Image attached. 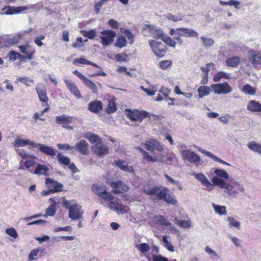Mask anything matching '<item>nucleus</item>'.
<instances>
[{
  "instance_id": "864d4df0",
  "label": "nucleus",
  "mask_w": 261,
  "mask_h": 261,
  "mask_svg": "<svg viewBox=\"0 0 261 261\" xmlns=\"http://www.w3.org/2000/svg\"><path fill=\"white\" fill-rule=\"evenodd\" d=\"M177 224L180 227L184 228H190L191 225V223L190 221L187 220H180L176 219Z\"/></svg>"
},
{
  "instance_id": "c85d7f7f",
  "label": "nucleus",
  "mask_w": 261,
  "mask_h": 261,
  "mask_svg": "<svg viewBox=\"0 0 261 261\" xmlns=\"http://www.w3.org/2000/svg\"><path fill=\"white\" fill-rule=\"evenodd\" d=\"M40 151L46 155H49L51 157H54L56 155V152L53 147L47 146L43 144H42V146H41Z\"/></svg>"
},
{
  "instance_id": "aec40b11",
  "label": "nucleus",
  "mask_w": 261,
  "mask_h": 261,
  "mask_svg": "<svg viewBox=\"0 0 261 261\" xmlns=\"http://www.w3.org/2000/svg\"><path fill=\"white\" fill-rule=\"evenodd\" d=\"M64 81L71 93L79 99L82 97L79 90L74 83L70 82L69 80L66 79L64 80Z\"/></svg>"
},
{
  "instance_id": "e433bc0d",
  "label": "nucleus",
  "mask_w": 261,
  "mask_h": 261,
  "mask_svg": "<svg viewBox=\"0 0 261 261\" xmlns=\"http://www.w3.org/2000/svg\"><path fill=\"white\" fill-rule=\"evenodd\" d=\"M242 91L246 94L252 95L255 94L256 88L247 84L243 86Z\"/></svg>"
},
{
  "instance_id": "5701e85b",
  "label": "nucleus",
  "mask_w": 261,
  "mask_h": 261,
  "mask_svg": "<svg viewBox=\"0 0 261 261\" xmlns=\"http://www.w3.org/2000/svg\"><path fill=\"white\" fill-rule=\"evenodd\" d=\"M199 151H200L202 153L205 154L206 156H207V157H209L211 159H213V160H214L216 162H219L220 163H221L223 165H227V166H230V164H229V163L226 162L225 161L222 160V159H221L220 158L217 157V156L214 155L213 154H212L211 152L207 151V150H205L204 149H199Z\"/></svg>"
},
{
  "instance_id": "ea45409f",
  "label": "nucleus",
  "mask_w": 261,
  "mask_h": 261,
  "mask_svg": "<svg viewBox=\"0 0 261 261\" xmlns=\"http://www.w3.org/2000/svg\"><path fill=\"white\" fill-rule=\"evenodd\" d=\"M227 221L228 222L229 227L230 228L235 227L240 230L241 227V223L239 221H237L232 217H228L227 218Z\"/></svg>"
},
{
  "instance_id": "9d476101",
  "label": "nucleus",
  "mask_w": 261,
  "mask_h": 261,
  "mask_svg": "<svg viewBox=\"0 0 261 261\" xmlns=\"http://www.w3.org/2000/svg\"><path fill=\"white\" fill-rule=\"evenodd\" d=\"M149 30L152 37L156 39H161L163 38L164 33L163 31L153 25L145 24L143 30Z\"/></svg>"
},
{
  "instance_id": "2eb2a0df",
  "label": "nucleus",
  "mask_w": 261,
  "mask_h": 261,
  "mask_svg": "<svg viewBox=\"0 0 261 261\" xmlns=\"http://www.w3.org/2000/svg\"><path fill=\"white\" fill-rule=\"evenodd\" d=\"M110 201L109 207L111 210L115 211L118 215H123L127 212L128 207L126 205L118 202L115 203L112 200Z\"/></svg>"
},
{
  "instance_id": "3c124183",
  "label": "nucleus",
  "mask_w": 261,
  "mask_h": 261,
  "mask_svg": "<svg viewBox=\"0 0 261 261\" xmlns=\"http://www.w3.org/2000/svg\"><path fill=\"white\" fill-rule=\"evenodd\" d=\"M162 240L163 243L165 244V246L166 248L170 251V252H174V246L172 245V243L168 241L167 240V236H163Z\"/></svg>"
},
{
  "instance_id": "bf43d9fd",
  "label": "nucleus",
  "mask_w": 261,
  "mask_h": 261,
  "mask_svg": "<svg viewBox=\"0 0 261 261\" xmlns=\"http://www.w3.org/2000/svg\"><path fill=\"white\" fill-rule=\"evenodd\" d=\"M116 61L123 62L126 61L128 58V55L125 53L118 54L115 56Z\"/></svg>"
},
{
  "instance_id": "052dcab7",
  "label": "nucleus",
  "mask_w": 261,
  "mask_h": 261,
  "mask_svg": "<svg viewBox=\"0 0 261 261\" xmlns=\"http://www.w3.org/2000/svg\"><path fill=\"white\" fill-rule=\"evenodd\" d=\"M157 89L154 86L150 85L149 88H146L144 92L146 93L148 96H152L156 92Z\"/></svg>"
},
{
  "instance_id": "9b49d317",
  "label": "nucleus",
  "mask_w": 261,
  "mask_h": 261,
  "mask_svg": "<svg viewBox=\"0 0 261 261\" xmlns=\"http://www.w3.org/2000/svg\"><path fill=\"white\" fill-rule=\"evenodd\" d=\"M45 184L54 193L63 191V185L54 180L53 178H46L45 179Z\"/></svg>"
},
{
  "instance_id": "473e14b6",
  "label": "nucleus",
  "mask_w": 261,
  "mask_h": 261,
  "mask_svg": "<svg viewBox=\"0 0 261 261\" xmlns=\"http://www.w3.org/2000/svg\"><path fill=\"white\" fill-rule=\"evenodd\" d=\"M73 64H81L83 65H91L93 66H94L95 67H99V66L97 65L96 64L88 60L87 59L84 58H80L76 59L73 60Z\"/></svg>"
},
{
  "instance_id": "4c0bfd02",
  "label": "nucleus",
  "mask_w": 261,
  "mask_h": 261,
  "mask_svg": "<svg viewBox=\"0 0 261 261\" xmlns=\"http://www.w3.org/2000/svg\"><path fill=\"white\" fill-rule=\"evenodd\" d=\"M248 148L253 151L261 154V145L255 141H252L248 144Z\"/></svg>"
},
{
  "instance_id": "4be33fe9",
  "label": "nucleus",
  "mask_w": 261,
  "mask_h": 261,
  "mask_svg": "<svg viewBox=\"0 0 261 261\" xmlns=\"http://www.w3.org/2000/svg\"><path fill=\"white\" fill-rule=\"evenodd\" d=\"M247 110L252 112H261V103L254 100H251L247 105Z\"/></svg>"
},
{
  "instance_id": "e2e57ef3",
  "label": "nucleus",
  "mask_w": 261,
  "mask_h": 261,
  "mask_svg": "<svg viewBox=\"0 0 261 261\" xmlns=\"http://www.w3.org/2000/svg\"><path fill=\"white\" fill-rule=\"evenodd\" d=\"M172 62L170 60H164L160 62V67L162 69H166L171 65Z\"/></svg>"
},
{
  "instance_id": "1a4fd4ad",
  "label": "nucleus",
  "mask_w": 261,
  "mask_h": 261,
  "mask_svg": "<svg viewBox=\"0 0 261 261\" xmlns=\"http://www.w3.org/2000/svg\"><path fill=\"white\" fill-rule=\"evenodd\" d=\"M182 157L185 160L192 164H196L200 161L199 155L191 150H184L181 152Z\"/></svg>"
},
{
  "instance_id": "bb28decb",
  "label": "nucleus",
  "mask_w": 261,
  "mask_h": 261,
  "mask_svg": "<svg viewBox=\"0 0 261 261\" xmlns=\"http://www.w3.org/2000/svg\"><path fill=\"white\" fill-rule=\"evenodd\" d=\"M85 138L88 140L91 143H98L102 141L101 138L95 134L91 132H87L85 134Z\"/></svg>"
},
{
  "instance_id": "f8f14e48",
  "label": "nucleus",
  "mask_w": 261,
  "mask_h": 261,
  "mask_svg": "<svg viewBox=\"0 0 261 261\" xmlns=\"http://www.w3.org/2000/svg\"><path fill=\"white\" fill-rule=\"evenodd\" d=\"M145 148L148 151H153L156 150L159 151H162L164 149L163 146L156 140L150 139L147 141L145 143Z\"/></svg>"
},
{
  "instance_id": "0e129e2a",
  "label": "nucleus",
  "mask_w": 261,
  "mask_h": 261,
  "mask_svg": "<svg viewBox=\"0 0 261 261\" xmlns=\"http://www.w3.org/2000/svg\"><path fill=\"white\" fill-rule=\"evenodd\" d=\"M19 53L14 51V50H11L8 53V57L9 58V60L11 61H14L17 59H18Z\"/></svg>"
},
{
  "instance_id": "4468645a",
  "label": "nucleus",
  "mask_w": 261,
  "mask_h": 261,
  "mask_svg": "<svg viewBox=\"0 0 261 261\" xmlns=\"http://www.w3.org/2000/svg\"><path fill=\"white\" fill-rule=\"evenodd\" d=\"M168 190H165L159 193V200H162L168 204L176 205L177 204V200L174 195L167 194Z\"/></svg>"
},
{
  "instance_id": "f3484780",
  "label": "nucleus",
  "mask_w": 261,
  "mask_h": 261,
  "mask_svg": "<svg viewBox=\"0 0 261 261\" xmlns=\"http://www.w3.org/2000/svg\"><path fill=\"white\" fill-rule=\"evenodd\" d=\"M249 59L254 66H256L261 64V53L251 50L249 51Z\"/></svg>"
},
{
  "instance_id": "680f3d73",
  "label": "nucleus",
  "mask_w": 261,
  "mask_h": 261,
  "mask_svg": "<svg viewBox=\"0 0 261 261\" xmlns=\"http://www.w3.org/2000/svg\"><path fill=\"white\" fill-rule=\"evenodd\" d=\"M57 147L60 150H72L74 147L72 146H71L68 144H61L59 143L57 145Z\"/></svg>"
},
{
  "instance_id": "cd10ccee",
  "label": "nucleus",
  "mask_w": 261,
  "mask_h": 261,
  "mask_svg": "<svg viewBox=\"0 0 261 261\" xmlns=\"http://www.w3.org/2000/svg\"><path fill=\"white\" fill-rule=\"evenodd\" d=\"M153 219L155 223L158 224L166 226L171 225V223L166 219L164 216L161 215L154 216Z\"/></svg>"
},
{
  "instance_id": "a211bd4d",
  "label": "nucleus",
  "mask_w": 261,
  "mask_h": 261,
  "mask_svg": "<svg viewBox=\"0 0 261 261\" xmlns=\"http://www.w3.org/2000/svg\"><path fill=\"white\" fill-rule=\"evenodd\" d=\"M103 108V105L101 101L95 100L90 101L88 103V109L89 111L97 114L100 112Z\"/></svg>"
},
{
  "instance_id": "8fccbe9b",
  "label": "nucleus",
  "mask_w": 261,
  "mask_h": 261,
  "mask_svg": "<svg viewBox=\"0 0 261 261\" xmlns=\"http://www.w3.org/2000/svg\"><path fill=\"white\" fill-rule=\"evenodd\" d=\"M22 38V36L18 34L9 38L7 40V42L9 45H13L18 43Z\"/></svg>"
},
{
  "instance_id": "774afa93",
  "label": "nucleus",
  "mask_w": 261,
  "mask_h": 261,
  "mask_svg": "<svg viewBox=\"0 0 261 261\" xmlns=\"http://www.w3.org/2000/svg\"><path fill=\"white\" fill-rule=\"evenodd\" d=\"M152 261H169L167 258L161 255L152 254Z\"/></svg>"
},
{
  "instance_id": "393cba45",
  "label": "nucleus",
  "mask_w": 261,
  "mask_h": 261,
  "mask_svg": "<svg viewBox=\"0 0 261 261\" xmlns=\"http://www.w3.org/2000/svg\"><path fill=\"white\" fill-rule=\"evenodd\" d=\"M37 94L38 95L39 100L43 102L47 103L48 100V98L46 96V89L45 87L41 88L40 87L37 86L36 88Z\"/></svg>"
},
{
  "instance_id": "a878e982",
  "label": "nucleus",
  "mask_w": 261,
  "mask_h": 261,
  "mask_svg": "<svg viewBox=\"0 0 261 261\" xmlns=\"http://www.w3.org/2000/svg\"><path fill=\"white\" fill-rule=\"evenodd\" d=\"M212 183L216 186L222 189H228V184L226 183L223 179L219 177L214 176L212 179Z\"/></svg>"
},
{
  "instance_id": "338daca9",
  "label": "nucleus",
  "mask_w": 261,
  "mask_h": 261,
  "mask_svg": "<svg viewBox=\"0 0 261 261\" xmlns=\"http://www.w3.org/2000/svg\"><path fill=\"white\" fill-rule=\"evenodd\" d=\"M15 151L23 159H27L30 156V155L27 153L24 149H15Z\"/></svg>"
},
{
  "instance_id": "49530a36",
  "label": "nucleus",
  "mask_w": 261,
  "mask_h": 261,
  "mask_svg": "<svg viewBox=\"0 0 261 261\" xmlns=\"http://www.w3.org/2000/svg\"><path fill=\"white\" fill-rule=\"evenodd\" d=\"M126 44V39L124 36L122 35L117 38L115 45L116 47L122 48L124 47Z\"/></svg>"
},
{
  "instance_id": "7ed1b4c3",
  "label": "nucleus",
  "mask_w": 261,
  "mask_h": 261,
  "mask_svg": "<svg viewBox=\"0 0 261 261\" xmlns=\"http://www.w3.org/2000/svg\"><path fill=\"white\" fill-rule=\"evenodd\" d=\"M149 44L154 55L159 57H163L166 53V47L161 42L153 40H148Z\"/></svg>"
},
{
  "instance_id": "f704fd0d",
  "label": "nucleus",
  "mask_w": 261,
  "mask_h": 261,
  "mask_svg": "<svg viewBox=\"0 0 261 261\" xmlns=\"http://www.w3.org/2000/svg\"><path fill=\"white\" fill-rule=\"evenodd\" d=\"M214 172L217 175L216 177H220L225 179H228L229 177L228 173L223 169L220 168H215L214 170Z\"/></svg>"
},
{
  "instance_id": "c756f323",
  "label": "nucleus",
  "mask_w": 261,
  "mask_h": 261,
  "mask_svg": "<svg viewBox=\"0 0 261 261\" xmlns=\"http://www.w3.org/2000/svg\"><path fill=\"white\" fill-rule=\"evenodd\" d=\"M28 51L29 53L25 56L22 55L19 53L18 59L20 60V62H25L27 59L31 60L33 59V55L35 52V50L33 47H29Z\"/></svg>"
},
{
  "instance_id": "7c9ffc66",
  "label": "nucleus",
  "mask_w": 261,
  "mask_h": 261,
  "mask_svg": "<svg viewBox=\"0 0 261 261\" xmlns=\"http://www.w3.org/2000/svg\"><path fill=\"white\" fill-rule=\"evenodd\" d=\"M240 62V58L238 56H233L227 59L226 65L231 67H237Z\"/></svg>"
},
{
  "instance_id": "09e8293b",
  "label": "nucleus",
  "mask_w": 261,
  "mask_h": 261,
  "mask_svg": "<svg viewBox=\"0 0 261 261\" xmlns=\"http://www.w3.org/2000/svg\"><path fill=\"white\" fill-rule=\"evenodd\" d=\"M56 212V206H55V204L50 205L46 210L45 214L43 215L45 217L49 216L53 217L55 215Z\"/></svg>"
},
{
  "instance_id": "6e6552de",
  "label": "nucleus",
  "mask_w": 261,
  "mask_h": 261,
  "mask_svg": "<svg viewBox=\"0 0 261 261\" xmlns=\"http://www.w3.org/2000/svg\"><path fill=\"white\" fill-rule=\"evenodd\" d=\"M211 87L213 89L214 93L218 95L228 94L232 91L231 87L227 82L214 84Z\"/></svg>"
},
{
  "instance_id": "72a5a7b5",
  "label": "nucleus",
  "mask_w": 261,
  "mask_h": 261,
  "mask_svg": "<svg viewBox=\"0 0 261 261\" xmlns=\"http://www.w3.org/2000/svg\"><path fill=\"white\" fill-rule=\"evenodd\" d=\"M200 39L202 42V45L206 48L212 47L214 44L215 42L212 38L202 36Z\"/></svg>"
},
{
  "instance_id": "f257e3e1",
  "label": "nucleus",
  "mask_w": 261,
  "mask_h": 261,
  "mask_svg": "<svg viewBox=\"0 0 261 261\" xmlns=\"http://www.w3.org/2000/svg\"><path fill=\"white\" fill-rule=\"evenodd\" d=\"M61 200L64 207L68 210V216L71 220H79L83 218L84 212L82 209V206L75 200H67L64 196L62 197Z\"/></svg>"
},
{
  "instance_id": "c03bdc74",
  "label": "nucleus",
  "mask_w": 261,
  "mask_h": 261,
  "mask_svg": "<svg viewBox=\"0 0 261 261\" xmlns=\"http://www.w3.org/2000/svg\"><path fill=\"white\" fill-rule=\"evenodd\" d=\"M117 110V108L116 106V103L114 101H110L108 104L107 107L106 109V112L110 114L114 113Z\"/></svg>"
},
{
  "instance_id": "2f4dec72",
  "label": "nucleus",
  "mask_w": 261,
  "mask_h": 261,
  "mask_svg": "<svg viewBox=\"0 0 261 261\" xmlns=\"http://www.w3.org/2000/svg\"><path fill=\"white\" fill-rule=\"evenodd\" d=\"M211 89L206 86H200L197 89L199 97L201 98L204 96L209 95Z\"/></svg>"
},
{
  "instance_id": "b1692460",
  "label": "nucleus",
  "mask_w": 261,
  "mask_h": 261,
  "mask_svg": "<svg viewBox=\"0 0 261 261\" xmlns=\"http://www.w3.org/2000/svg\"><path fill=\"white\" fill-rule=\"evenodd\" d=\"M48 170L49 168L46 166L42 164H38L35 167L34 173L38 175H43L44 176H48L49 174L47 173Z\"/></svg>"
},
{
  "instance_id": "ddd939ff",
  "label": "nucleus",
  "mask_w": 261,
  "mask_h": 261,
  "mask_svg": "<svg viewBox=\"0 0 261 261\" xmlns=\"http://www.w3.org/2000/svg\"><path fill=\"white\" fill-rule=\"evenodd\" d=\"M176 34L179 36L185 37H197L198 35V33L194 30L186 28H180L176 29Z\"/></svg>"
},
{
  "instance_id": "f03ea898",
  "label": "nucleus",
  "mask_w": 261,
  "mask_h": 261,
  "mask_svg": "<svg viewBox=\"0 0 261 261\" xmlns=\"http://www.w3.org/2000/svg\"><path fill=\"white\" fill-rule=\"evenodd\" d=\"M127 117L133 121L141 122L144 118L150 117L149 113L145 111L134 110L126 109Z\"/></svg>"
},
{
  "instance_id": "423d86ee",
  "label": "nucleus",
  "mask_w": 261,
  "mask_h": 261,
  "mask_svg": "<svg viewBox=\"0 0 261 261\" xmlns=\"http://www.w3.org/2000/svg\"><path fill=\"white\" fill-rule=\"evenodd\" d=\"M93 192L106 200H112L114 196L109 193L105 187L98 186L97 184H94L92 186Z\"/></svg>"
},
{
  "instance_id": "dca6fc26",
  "label": "nucleus",
  "mask_w": 261,
  "mask_h": 261,
  "mask_svg": "<svg viewBox=\"0 0 261 261\" xmlns=\"http://www.w3.org/2000/svg\"><path fill=\"white\" fill-rule=\"evenodd\" d=\"M73 147V149L83 155L88 154L89 144L85 140H81L75 144Z\"/></svg>"
},
{
  "instance_id": "0eeeda50",
  "label": "nucleus",
  "mask_w": 261,
  "mask_h": 261,
  "mask_svg": "<svg viewBox=\"0 0 261 261\" xmlns=\"http://www.w3.org/2000/svg\"><path fill=\"white\" fill-rule=\"evenodd\" d=\"M92 151L99 158H103L109 153V147L102 143V141L93 145Z\"/></svg>"
},
{
  "instance_id": "13d9d810",
  "label": "nucleus",
  "mask_w": 261,
  "mask_h": 261,
  "mask_svg": "<svg viewBox=\"0 0 261 261\" xmlns=\"http://www.w3.org/2000/svg\"><path fill=\"white\" fill-rule=\"evenodd\" d=\"M5 232L8 236L13 239H16L18 237V233L14 228H7Z\"/></svg>"
},
{
  "instance_id": "603ef678",
  "label": "nucleus",
  "mask_w": 261,
  "mask_h": 261,
  "mask_svg": "<svg viewBox=\"0 0 261 261\" xmlns=\"http://www.w3.org/2000/svg\"><path fill=\"white\" fill-rule=\"evenodd\" d=\"M137 249L142 253H146L150 250V246L146 243H142L136 245Z\"/></svg>"
},
{
  "instance_id": "5fc2aeb1",
  "label": "nucleus",
  "mask_w": 261,
  "mask_h": 261,
  "mask_svg": "<svg viewBox=\"0 0 261 261\" xmlns=\"http://www.w3.org/2000/svg\"><path fill=\"white\" fill-rule=\"evenodd\" d=\"M109 1V0H99V2L95 3L94 5V10L95 13L97 14H99L102 6L104 4V3L107 2Z\"/></svg>"
},
{
  "instance_id": "39448f33",
  "label": "nucleus",
  "mask_w": 261,
  "mask_h": 261,
  "mask_svg": "<svg viewBox=\"0 0 261 261\" xmlns=\"http://www.w3.org/2000/svg\"><path fill=\"white\" fill-rule=\"evenodd\" d=\"M33 6H26L21 7H14L7 5L5 6L2 9V11H5L4 12H0V15H11L13 14H17L21 13V12L28 10L31 8Z\"/></svg>"
},
{
  "instance_id": "6ab92c4d",
  "label": "nucleus",
  "mask_w": 261,
  "mask_h": 261,
  "mask_svg": "<svg viewBox=\"0 0 261 261\" xmlns=\"http://www.w3.org/2000/svg\"><path fill=\"white\" fill-rule=\"evenodd\" d=\"M161 188V187L155 186L151 188L144 189V192L148 195H155L156 198L159 199V193L164 192L165 190H168V188L167 187H163L162 189Z\"/></svg>"
},
{
  "instance_id": "c9c22d12",
  "label": "nucleus",
  "mask_w": 261,
  "mask_h": 261,
  "mask_svg": "<svg viewBox=\"0 0 261 261\" xmlns=\"http://www.w3.org/2000/svg\"><path fill=\"white\" fill-rule=\"evenodd\" d=\"M212 206L216 213L220 215H226L227 212L225 206L216 204L214 203H212Z\"/></svg>"
},
{
  "instance_id": "58836bf2",
  "label": "nucleus",
  "mask_w": 261,
  "mask_h": 261,
  "mask_svg": "<svg viewBox=\"0 0 261 261\" xmlns=\"http://www.w3.org/2000/svg\"><path fill=\"white\" fill-rule=\"evenodd\" d=\"M58 162L66 166L69 165L70 163V159L67 156H64L61 152L57 154Z\"/></svg>"
},
{
  "instance_id": "37998d69",
  "label": "nucleus",
  "mask_w": 261,
  "mask_h": 261,
  "mask_svg": "<svg viewBox=\"0 0 261 261\" xmlns=\"http://www.w3.org/2000/svg\"><path fill=\"white\" fill-rule=\"evenodd\" d=\"M224 78L225 79H229V76L223 71H219L216 73V74L213 77V81L215 82H219L221 79Z\"/></svg>"
},
{
  "instance_id": "de8ad7c7",
  "label": "nucleus",
  "mask_w": 261,
  "mask_h": 261,
  "mask_svg": "<svg viewBox=\"0 0 261 261\" xmlns=\"http://www.w3.org/2000/svg\"><path fill=\"white\" fill-rule=\"evenodd\" d=\"M81 33L84 37L89 39H93L96 36V32L93 29L90 31L82 30Z\"/></svg>"
},
{
  "instance_id": "20e7f679",
  "label": "nucleus",
  "mask_w": 261,
  "mask_h": 261,
  "mask_svg": "<svg viewBox=\"0 0 261 261\" xmlns=\"http://www.w3.org/2000/svg\"><path fill=\"white\" fill-rule=\"evenodd\" d=\"M102 35L99 37L101 43L103 46H109L114 41L116 36V33L112 30H106L100 32Z\"/></svg>"
},
{
  "instance_id": "4d7b16f0",
  "label": "nucleus",
  "mask_w": 261,
  "mask_h": 261,
  "mask_svg": "<svg viewBox=\"0 0 261 261\" xmlns=\"http://www.w3.org/2000/svg\"><path fill=\"white\" fill-rule=\"evenodd\" d=\"M114 165L123 171H124L125 167L127 165V164H126V162L122 160L115 161Z\"/></svg>"
},
{
  "instance_id": "a19ab883",
  "label": "nucleus",
  "mask_w": 261,
  "mask_h": 261,
  "mask_svg": "<svg viewBox=\"0 0 261 261\" xmlns=\"http://www.w3.org/2000/svg\"><path fill=\"white\" fill-rule=\"evenodd\" d=\"M84 84L90 89H91L93 93H97V89L95 84L91 80L86 79L83 82Z\"/></svg>"
},
{
  "instance_id": "a18cd8bd",
  "label": "nucleus",
  "mask_w": 261,
  "mask_h": 261,
  "mask_svg": "<svg viewBox=\"0 0 261 261\" xmlns=\"http://www.w3.org/2000/svg\"><path fill=\"white\" fill-rule=\"evenodd\" d=\"M193 175L197 180L200 181L203 186H204V184H205L208 180L206 177L202 173H194Z\"/></svg>"
},
{
  "instance_id": "69168bd1",
  "label": "nucleus",
  "mask_w": 261,
  "mask_h": 261,
  "mask_svg": "<svg viewBox=\"0 0 261 261\" xmlns=\"http://www.w3.org/2000/svg\"><path fill=\"white\" fill-rule=\"evenodd\" d=\"M205 251L210 255H211V258L214 259L216 257H218L217 253L213 249H212L208 246L205 248Z\"/></svg>"
},
{
  "instance_id": "412c9836",
  "label": "nucleus",
  "mask_w": 261,
  "mask_h": 261,
  "mask_svg": "<svg viewBox=\"0 0 261 261\" xmlns=\"http://www.w3.org/2000/svg\"><path fill=\"white\" fill-rule=\"evenodd\" d=\"M74 118L73 116L62 115L56 116L55 122L57 124L62 125L64 124H71Z\"/></svg>"
},
{
  "instance_id": "79ce46f5",
  "label": "nucleus",
  "mask_w": 261,
  "mask_h": 261,
  "mask_svg": "<svg viewBox=\"0 0 261 261\" xmlns=\"http://www.w3.org/2000/svg\"><path fill=\"white\" fill-rule=\"evenodd\" d=\"M31 140L28 139H17L14 142V146L17 147H23L27 145H30Z\"/></svg>"
},
{
  "instance_id": "6e6d98bb",
  "label": "nucleus",
  "mask_w": 261,
  "mask_h": 261,
  "mask_svg": "<svg viewBox=\"0 0 261 261\" xmlns=\"http://www.w3.org/2000/svg\"><path fill=\"white\" fill-rule=\"evenodd\" d=\"M43 251V250L38 248L32 250L29 253L28 259L29 260H33L37 259V258L35 257L36 256L39 251Z\"/></svg>"
}]
</instances>
